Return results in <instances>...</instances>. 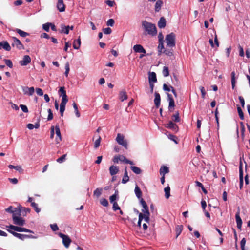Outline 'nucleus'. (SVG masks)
Wrapping results in <instances>:
<instances>
[{
  "label": "nucleus",
  "mask_w": 250,
  "mask_h": 250,
  "mask_svg": "<svg viewBox=\"0 0 250 250\" xmlns=\"http://www.w3.org/2000/svg\"><path fill=\"white\" fill-rule=\"evenodd\" d=\"M142 25L148 34L152 36L157 34V29L155 24L146 21H143L142 22Z\"/></svg>",
  "instance_id": "1"
},
{
  "label": "nucleus",
  "mask_w": 250,
  "mask_h": 250,
  "mask_svg": "<svg viewBox=\"0 0 250 250\" xmlns=\"http://www.w3.org/2000/svg\"><path fill=\"white\" fill-rule=\"evenodd\" d=\"M129 180V177L128 175L127 171L126 169V167H125V169L124 174L122 180V183L123 184H125Z\"/></svg>",
  "instance_id": "23"
},
{
  "label": "nucleus",
  "mask_w": 250,
  "mask_h": 250,
  "mask_svg": "<svg viewBox=\"0 0 250 250\" xmlns=\"http://www.w3.org/2000/svg\"><path fill=\"white\" fill-rule=\"evenodd\" d=\"M3 48L6 51H10L11 49L9 43L7 41L0 42V49Z\"/></svg>",
  "instance_id": "16"
},
{
  "label": "nucleus",
  "mask_w": 250,
  "mask_h": 250,
  "mask_svg": "<svg viewBox=\"0 0 250 250\" xmlns=\"http://www.w3.org/2000/svg\"><path fill=\"white\" fill-rule=\"evenodd\" d=\"M12 212V215L19 216L21 215V211H22L21 208L19 206L18 208H15Z\"/></svg>",
  "instance_id": "29"
},
{
  "label": "nucleus",
  "mask_w": 250,
  "mask_h": 250,
  "mask_svg": "<svg viewBox=\"0 0 250 250\" xmlns=\"http://www.w3.org/2000/svg\"><path fill=\"white\" fill-rule=\"evenodd\" d=\"M237 111H238L239 116L240 117V118L242 120H244V114H243V111H242V109L238 105H237Z\"/></svg>",
  "instance_id": "41"
},
{
  "label": "nucleus",
  "mask_w": 250,
  "mask_h": 250,
  "mask_svg": "<svg viewBox=\"0 0 250 250\" xmlns=\"http://www.w3.org/2000/svg\"><path fill=\"white\" fill-rule=\"evenodd\" d=\"M158 55H160L162 53V50L164 49V46L163 44V41L159 42V45L158 46Z\"/></svg>",
  "instance_id": "38"
},
{
  "label": "nucleus",
  "mask_w": 250,
  "mask_h": 250,
  "mask_svg": "<svg viewBox=\"0 0 250 250\" xmlns=\"http://www.w3.org/2000/svg\"><path fill=\"white\" fill-rule=\"evenodd\" d=\"M169 172V168L165 166H163L161 167L160 169V173L161 175H165V174Z\"/></svg>",
  "instance_id": "27"
},
{
  "label": "nucleus",
  "mask_w": 250,
  "mask_h": 250,
  "mask_svg": "<svg viewBox=\"0 0 250 250\" xmlns=\"http://www.w3.org/2000/svg\"><path fill=\"white\" fill-rule=\"evenodd\" d=\"M50 25H51V23H46L43 24L42 25L43 29L46 32H48L49 30V28L50 27Z\"/></svg>",
  "instance_id": "48"
},
{
  "label": "nucleus",
  "mask_w": 250,
  "mask_h": 250,
  "mask_svg": "<svg viewBox=\"0 0 250 250\" xmlns=\"http://www.w3.org/2000/svg\"><path fill=\"white\" fill-rule=\"evenodd\" d=\"M6 229H8L11 230L12 231L14 230L13 231H16V226H14V225H8V226H6Z\"/></svg>",
  "instance_id": "57"
},
{
  "label": "nucleus",
  "mask_w": 250,
  "mask_h": 250,
  "mask_svg": "<svg viewBox=\"0 0 250 250\" xmlns=\"http://www.w3.org/2000/svg\"><path fill=\"white\" fill-rule=\"evenodd\" d=\"M58 235L62 239V243L64 247L67 248H68L71 243V240L70 237L68 235L62 233H59Z\"/></svg>",
  "instance_id": "3"
},
{
  "label": "nucleus",
  "mask_w": 250,
  "mask_h": 250,
  "mask_svg": "<svg viewBox=\"0 0 250 250\" xmlns=\"http://www.w3.org/2000/svg\"><path fill=\"white\" fill-rule=\"evenodd\" d=\"M116 192H115V194L111 196L109 198L110 202L111 203H113L116 202V200L117 199V195L116 194Z\"/></svg>",
  "instance_id": "44"
},
{
  "label": "nucleus",
  "mask_w": 250,
  "mask_h": 250,
  "mask_svg": "<svg viewBox=\"0 0 250 250\" xmlns=\"http://www.w3.org/2000/svg\"><path fill=\"white\" fill-rule=\"evenodd\" d=\"M55 132L57 135L55 141L57 144H59L62 141V136L60 127L58 125H56L55 126Z\"/></svg>",
  "instance_id": "11"
},
{
  "label": "nucleus",
  "mask_w": 250,
  "mask_h": 250,
  "mask_svg": "<svg viewBox=\"0 0 250 250\" xmlns=\"http://www.w3.org/2000/svg\"><path fill=\"white\" fill-rule=\"evenodd\" d=\"M163 52L168 56H171L173 55L171 50L164 49Z\"/></svg>",
  "instance_id": "53"
},
{
  "label": "nucleus",
  "mask_w": 250,
  "mask_h": 250,
  "mask_svg": "<svg viewBox=\"0 0 250 250\" xmlns=\"http://www.w3.org/2000/svg\"><path fill=\"white\" fill-rule=\"evenodd\" d=\"M59 94L60 97H62V102H67L68 100L66 93V91L64 87H61L59 90Z\"/></svg>",
  "instance_id": "7"
},
{
  "label": "nucleus",
  "mask_w": 250,
  "mask_h": 250,
  "mask_svg": "<svg viewBox=\"0 0 250 250\" xmlns=\"http://www.w3.org/2000/svg\"><path fill=\"white\" fill-rule=\"evenodd\" d=\"M16 32L18 33L21 37H25L28 35H29V34L27 32H25L21 29H16Z\"/></svg>",
  "instance_id": "37"
},
{
  "label": "nucleus",
  "mask_w": 250,
  "mask_h": 250,
  "mask_svg": "<svg viewBox=\"0 0 250 250\" xmlns=\"http://www.w3.org/2000/svg\"><path fill=\"white\" fill-rule=\"evenodd\" d=\"M126 158L123 155L115 156L113 159V161L115 163H118L119 161L125 163Z\"/></svg>",
  "instance_id": "17"
},
{
  "label": "nucleus",
  "mask_w": 250,
  "mask_h": 250,
  "mask_svg": "<svg viewBox=\"0 0 250 250\" xmlns=\"http://www.w3.org/2000/svg\"><path fill=\"white\" fill-rule=\"evenodd\" d=\"M4 61L6 64V65L8 66L9 68H11L13 67V63L12 61L9 59H4Z\"/></svg>",
  "instance_id": "49"
},
{
  "label": "nucleus",
  "mask_w": 250,
  "mask_h": 250,
  "mask_svg": "<svg viewBox=\"0 0 250 250\" xmlns=\"http://www.w3.org/2000/svg\"><path fill=\"white\" fill-rule=\"evenodd\" d=\"M168 68L167 66H164L163 70V75L164 77H167L169 75Z\"/></svg>",
  "instance_id": "45"
},
{
  "label": "nucleus",
  "mask_w": 250,
  "mask_h": 250,
  "mask_svg": "<svg viewBox=\"0 0 250 250\" xmlns=\"http://www.w3.org/2000/svg\"><path fill=\"white\" fill-rule=\"evenodd\" d=\"M115 21L113 19H110L107 21V25L112 27L114 24Z\"/></svg>",
  "instance_id": "56"
},
{
  "label": "nucleus",
  "mask_w": 250,
  "mask_h": 250,
  "mask_svg": "<svg viewBox=\"0 0 250 250\" xmlns=\"http://www.w3.org/2000/svg\"><path fill=\"white\" fill-rule=\"evenodd\" d=\"M166 127L170 129L173 131L177 132L178 131V126L176 124L170 121L165 125Z\"/></svg>",
  "instance_id": "9"
},
{
  "label": "nucleus",
  "mask_w": 250,
  "mask_h": 250,
  "mask_svg": "<svg viewBox=\"0 0 250 250\" xmlns=\"http://www.w3.org/2000/svg\"><path fill=\"white\" fill-rule=\"evenodd\" d=\"M168 138L170 139L171 140H172L173 141H174L176 144L178 143V142L176 140L177 139V137L175 136L172 135V134H170L168 136Z\"/></svg>",
  "instance_id": "62"
},
{
  "label": "nucleus",
  "mask_w": 250,
  "mask_h": 250,
  "mask_svg": "<svg viewBox=\"0 0 250 250\" xmlns=\"http://www.w3.org/2000/svg\"><path fill=\"white\" fill-rule=\"evenodd\" d=\"M183 229V225H177L176 227L175 232H176V238H177L181 234Z\"/></svg>",
  "instance_id": "30"
},
{
  "label": "nucleus",
  "mask_w": 250,
  "mask_h": 250,
  "mask_svg": "<svg viewBox=\"0 0 250 250\" xmlns=\"http://www.w3.org/2000/svg\"><path fill=\"white\" fill-rule=\"evenodd\" d=\"M164 191L165 192V197L167 199L169 198L170 197V188L169 186H167L164 189Z\"/></svg>",
  "instance_id": "40"
},
{
  "label": "nucleus",
  "mask_w": 250,
  "mask_h": 250,
  "mask_svg": "<svg viewBox=\"0 0 250 250\" xmlns=\"http://www.w3.org/2000/svg\"><path fill=\"white\" fill-rule=\"evenodd\" d=\"M67 102H61L60 107V112L61 116L62 117L63 116V113L65 109V106Z\"/></svg>",
  "instance_id": "25"
},
{
  "label": "nucleus",
  "mask_w": 250,
  "mask_h": 250,
  "mask_svg": "<svg viewBox=\"0 0 250 250\" xmlns=\"http://www.w3.org/2000/svg\"><path fill=\"white\" fill-rule=\"evenodd\" d=\"M72 105L73 106V108L75 109V112L76 116L77 117H80V113H79L78 111V108L77 104L75 103H73L72 104Z\"/></svg>",
  "instance_id": "42"
},
{
  "label": "nucleus",
  "mask_w": 250,
  "mask_h": 250,
  "mask_svg": "<svg viewBox=\"0 0 250 250\" xmlns=\"http://www.w3.org/2000/svg\"><path fill=\"white\" fill-rule=\"evenodd\" d=\"M27 127L30 130H32L34 128H38L40 127V124L39 122H38V123H36L35 124V125H34L32 124L29 123L27 125Z\"/></svg>",
  "instance_id": "34"
},
{
  "label": "nucleus",
  "mask_w": 250,
  "mask_h": 250,
  "mask_svg": "<svg viewBox=\"0 0 250 250\" xmlns=\"http://www.w3.org/2000/svg\"><path fill=\"white\" fill-rule=\"evenodd\" d=\"M103 32L105 34H110L112 32V30L110 28L107 27L103 29Z\"/></svg>",
  "instance_id": "60"
},
{
  "label": "nucleus",
  "mask_w": 250,
  "mask_h": 250,
  "mask_svg": "<svg viewBox=\"0 0 250 250\" xmlns=\"http://www.w3.org/2000/svg\"><path fill=\"white\" fill-rule=\"evenodd\" d=\"M69 26L62 25L61 32L64 33L66 34H68L69 32Z\"/></svg>",
  "instance_id": "39"
},
{
  "label": "nucleus",
  "mask_w": 250,
  "mask_h": 250,
  "mask_svg": "<svg viewBox=\"0 0 250 250\" xmlns=\"http://www.w3.org/2000/svg\"><path fill=\"white\" fill-rule=\"evenodd\" d=\"M31 62V58L29 55H25L22 60L20 61L19 63L21 66H26Z\"/></svg>",
  "instance_id": "12"
},
{
  "label": "nucleus",
  "mask_w": 250,
  "mask_h": 250,
  "mask_svg": "<svg viewBox=\"0 0 250 250\" xmlns=\"http://www.w3.org/2000/svg\"><path fill=\"white\" fill-rule=\"evenodd\" d=\"M101 140V137L99 136L98 138L95 141V142L94 143V147L95 148H97L100 145Z\"/></svg>",
  "instance_id": "51"
},
{
  "label": "nucleus",
  "mask_w": 250,
  "mask_h": 250,
  "mask_svg": "<svg viewBox=\"0 0 250 250\" xmlns=\"http://www.w3.org/2000/svg\"><path fill=\"white\" fill-rule=\"evenodd\" d=\"M14 169L19 171L20 173L23 172V169L21 166H15Z\"/></svg>",
  "instance_id": "63"
},
{
  "label": "nucleus",
  "mask_w": 250,
  "mask_h": 250,
  "mask_svg": "<svg viewBox=\"0 0 250 250\" xmlns=\"http://www.w3.org/2000/svg\"><path fill=\"white\" fill-rule=\"evenodd\" d=\"M66 155H67L65 154H64L61 157L58 158L57 159V162L59 163H62L66 159Z\"/></svg>",
  "instance_id": "50"
},
{
  "label": "nucleus",
  "mask_w": 250,
  "mask_h": 250,
  "mask_svg": "<svg viewBox=\"0 0 250 250\" xmlns=\"http://www.w3.org/2000/svg\"><path fill=\"white\" fill-rule=\"evenodd\" d=\"M65 71L64 74H65L66 77H67L68 75V73H69V72L70 71L69 64L68 62H67L65 64Z\"/></svg>",
  "instance_id": "52"
},
{
  "label": "nucleus",
  "mask_w": 250,
  "mask_h": 250,
  "mask_svg": "<svg viewBox=\"0 0 250 250\" xmlns=\"http://www.w3.org/2000/svg\"><path fill=\"white\" fill-rule=\"evenodd\" d=\"M7 230L8 232L12 234L14 236L19 238V239L24 240L25 239H26V234L18 233L15 231L9 230L8 229H7Z\"/></svg>",
  "instance_id": "10"
},
{
  "label": "nucleus",
  "mask_w": 250,
  "mask_h": 250,
  "mask_svg": "<svg viewBox=\"0 0 250 250\" xmlns=\"http://www.w3.org/2000/svg\"><path fill=\"white\" fill-rule=\"evenodd\" d=\"M133 50L137 53H143L145 54L146 51L142 45L140 44L135 45L133 47Z\"/></svg>",
  "instance_id": "14"
},
{
  "label": "nucleus",
  "mask_w": 250,
  "mask_h": 250,
  "mask_svg": "<svg viewBox=\"0 0 250 250\" xmlns=\"http://www.w3.org/2000/svg\"><path fill=\"white\" fill-rule=\"evenodd\" d=\"M48 117H47V120L48 121H50L53 119V113L52 112L51 109H48Z\"/></svg>",
  "instance_id": "55"
},
{
  "label": "nucleus",
  "mask_w": 250,
  "mask_h": 250,
  "mask_svg": "<svg viewBox=\"0 0 250 250\" xmlns=\"http://www.w3.org/2000/svg\"><path fill=\"white\" fill-rule=\"evenodd\" d=\"M130 168L132 170V171L136 174H139L142 172V170H141V169L139 167H137L136 166H131Z\"/></svg>",
  "instance_id": "33"
},
{
  "label": "nucleus",
  "mask_w": 250,
  "mask_h": 250,
  "mask_svg": "<svg viewBox=\"0 0 250 250\" xmlns=\"http://www.w3.org/2000/svg\"><path fill=\"white\" fill-rule=\"evenodd\" d=\"M176 36L174 33H171L166 37V42L168 47H173L175 46Z\"/></svg>",
  "instance_id": "2"
},
{
  "label": "nucleus",
  "mask_w": 250,
  "mask_h": 250,
  "mask_svg": "<svg viewBox=\"0 0 250 250\" xmlns=\"http://www.w3.org/2000/svg\"><path fill=\"white\" fill-rule=\"evenodd\" d=\"M50 227L52 230L54 231H57L59 229V228L56 224H51Z\"/></svg>",
  "instance_id": "58"
},
{
  "label": "nucleus",
  "mask_w": 250,
  "mask_h": 250,
  "mask_svg": "<svg viewBox=\"0 0 250 250\" xmlns=\"http://www.w3.org/2000/svg\"><path fill=\"white\" fill-rule=\"evenodd\" d=\"M12 39L13 40V42L12 43V46H16L19 50L24 49L23 44L19 39L14 37H13Z\"/></svg>",
  "instance_id": "6"
},
{
  "label": "nucleus",
  "mask_w": 250,
  "mask_h": 250,
  "mask_svg": "<svg viewBox=\"0 0 250 250\" xmlns=\"http://www.w3.org/2000/svg\"><path fill=\"white\" fill-rule=\"evenodd\" d=\"M37 94L39 96H42L43 94V91L42 89L40 88H37L36 89Z\"/></svg>",
  "instance_id": "64"
},
{
  "label": "nucleus",
  "mask_w": 250,
  "mask_h": 250,
  "mask_svg": "<svg viewBox=\"0 0 250 250\" xmlns=\"http://www.w3.org/2000/svg\"><path fill=\"white\" fill-rule=\"evenodd\" d=\"M31 206L34 208L36 212H40L41 209L38 208L37 204L35 202H31Z\"/></svg>",
  "instance_id": "46"
},
{
  "label": "nucleus",
  "mask_w": 250,
  "mask_h": 250,
  "mask_svg": "<svg viewBox=\"0 0 250 250\" xmlns=\"http://www.w3.org/2000/svg\"><path fill=\"white\" fill-rule=\"evenodd\" d=\"M134 192L135 193L136 196L138 199H140L142 197V192L140 189V188H139V187L136 185L135 188Z\"/></svg>",
  "instance_id": "28"
},
{
  "label": "nucleus",
  "mask_w": 250,
  "mask_h": 250,
  "mask_svg": "<svg viewBox=\"0 0 250 250\" xmlns=\"http://www.w3.org/2000/svg\"><path fill=\"white\" fill-rule=\"evenodd\" d=\"M100 203L104 207H107L109 205L107 200L105 198H102L100 200Z\"/></svg>",
  "instance_id": "47"
},
{
  "label": "nucleus",
  "mask_w": 250,
  "mask_h": 250,
  "mask_svg": "<svg viewBox=\"0 0 250 250\" xmlns=\"http://www.w3.org/2000/svg\"><path fill=\"white\" fill-rule=\"evenodd\" d=\"M57 7L58 10L61 12H63L65 9V6L63 3V0H58L57 3Z\"/></svg>",
  "instance_id": "13"
},
{
  "label": "nucleus",
  "mask_w": 250,
  "mask_h": 250,
  "mask_svg": "<svg viewBox=\"0 0 250 250\" xmlns=\"http://www.w3.org/2000/svg\"><path fill=\"white\" fill-rule=\"evenodd\" d=\"M163 4V2L161 0H158L156 1V2L155 3V11L156 12H159Z\"/></svg>",
  "instance_id": "24"
},
{
  "label": "nucleus",
  "mask_w": 250,
  "mask_h": 250,
  "mask_svg": "<svg viewBox=\"0 0 250 250\" xmlns=\"http://www.w3.org/2000/svg\"><path fill=\"white\" fill-rule=\"evenodd\" d=\"M109 170L110 175L113 176L119 172V167L116 166L112 165L109 167Z\"/></svg>",
  "instance_id": "18"
},
{
  "label": "nucleus",
  "mask_w": 250,
  "mask_h": 250,
  "mask_svg": "<svg viewBox=\"0 0 250 250\" xmlns=\"http://www.w3.org/2000/svg\"><path fill=\"white\" fill-rule=\"evenodd\" d=\"M149 83H154L157 82V78H156V74L155 72H150L149 74Z\"/></svg>",
  "instance_id": "20"
},
{
  "label": "nucleus",
  "mask_w": 250,
  "mask_h": 250,
  "mask_svg": "<svg viewBox=\"0 0 250 250\" xmlns=\"http://www.w3.org/2000/svg\"><path fill=\"white\" fill-rule=\"evenodd\" d=\"M22 89L24 94L29 96L32 95L35 91L33 87H28L27 86H22Z\"/></svg>",
  "instance_id": "8"
},
{
  "label": "nucleus",
  "mask_w": 250,
  "mask_h": 250,
  "mask_svg": "<svg viewBox=\"0 0 250 250\" xmlns=\"http://www.w3.org/2000/svg\"><path fill=\"white\" fill-rule=\"evenodd\" d=\"M167 96L169 101L168 109L171 111V109L173 108L175 106L174 101L170 94L167 93Z\"/></svg>",
  "instance_id": "15"
},
{
  "label": "nucleus",
  "mask_w": 250,
  "mask_h": 250,
  "mask_svg": "<svg viewBox=\"0 0 250 250\" xmlns=\"http://www.w3.org/2000/svg\"><path fill=\"white\" fill-rule=\"evenodd\" d=\"M172 120L173 121L176 122V123H178V122H179L180 121V117H179V113L177 112L176 114L173 115L172 116Z\"/></svg>",
  "instance_id": "36"
},
{
  "label": "nucleus",
  "mask_w": 250,
  "mask_h": 250,
  "mask_svg": "<svg viewBox=\"0 0 250 250\" xmlns=\"http://www.w3.org/2000/svg\"><path fill=\"white\" fill-rule=\"evenodd\" d=\"M116 140L119 144L123 146L125 149H127V142L124 139V136L123 135L118 133Z\"/></svg>",
  "instance_id": "4"
},
{
  "label": "nucleus",
  "mask_w": 250,
  "mask_h": 250,
  "mask_svg": "<svg viewBox=\"0 0 250 250\" xmlns=\"http://www.w3.org/2000/svg\"><path fill=\"white\" fill-rule=\"evenodd\" d=\"M81 40L80 38L78 39L77 40H74L73 44V47L75 49H79L80 45H81Z\"/></svg>",
  "instance_id": "31"
},
{
  "label": "nucleus",
  "mask_w": 250,
  "mask_h": 250,
  "mask_svg": "<svg viewBox=\"0 0 250 250\" xmlns=\"http://www.w3.org/2000/svg\"><path fill=\"white\" fill-rule=\"evenodd\" d=\"M102 188H96L94 191V195L96 196L97 197H99L102 193Z\"/></svg>",
  "instance_id": "43"
},
{
  "label": "nucleus",
  "mask_w": 250,
  "mask_h": 250,
  "mask_svg": "<svg viewBox=\"0 0 250 250\" xmlns=\"http://www.w3.org/2000/svg\"><path fill=\"white\" fill-rule=\"evenodd\" d=\"M13 223L16 225L23 226L25 224V220L19 216L12 215Z\"/></svg>",
  "instance_id": "5"
},
{
  "label": "nucleus",
  "mask_w": 250,
  "mask_h": 250,
  "mask_svg": "<svg viewBox=\"0 0 250 250\" xmlns=\"http://www.w3.org/2000/svg\"><path fill=\"white\" fill-rule=\"evenodd\" d=\"M112 204H113V209L114 211H116L117 210H120V208L118 206V203L117 202H115Z\"/></svg>",
  "instance_id": "59"
},
{
  "label": "nucleus",
  "mask_w": 250,
  "mask_h": 250,
  "mask_svg": "<svg viewBox=\"0 0 250 250\" xmlns=\"http://www.w3.org/2000/svg\"><path fill=\"white\" fill-rule=\"evenodd\" d=\"M170 86H168L166 83H164L163 86V88L164 90H165L166 91L169 92L170 90L171 91V88Z\"/></svg>",
  "instance_id": "54"
},
{
  "label": "nucleus",
  "mask_w": 250,
  "mask_h": 250,
  "mask_svg": "<svg viewBox=\"0 0 250 250\" xmlns=\"http://www.w3.org/2000/svg\"><path fill=\"white\" fill-rule=\"evenodd\" d=\"M166 25V21L164 17H161L158 21V26L160 28H164Z\"/></svg>",
  "instance_id": "22"
},
{
  "label": "nucleus",
  "mask_w": 250,
  "mask_h": 250,
  "mask_svg": "<svg viewBox=\"0 0 250 250\" xmlns=\"http://www.w3.org/2000/svg\"><path fill=\"white\" fill-rule=\"evenodd\" d=\"M160 102H161V97L160 94L157 93H155V99H154V104L157 108H158L160 105Z\"/></svg>",
  "instance_id": "19"
},
{
  "label": "nucleus",
  "mask_w": 250,
  "mask_h": 250,
  "mask_svg": "<svg viewBox=\"0 0 250 250\" xmlns=\"http://www.w3.org/2000/svg\"><path fill=\"white\" fill-rule=\"evenodd\" d=\"M20 208L22 209V211H21V215L22 214L23 216H25L28 213L30 212V209L28 208H23L20 206Z\"/></svg>",
  "instance_id": "35"
},
{
  "label": "nucleus",
  "mask_w": 250,
  "mask_h": 250,
  "mask_svg": "<svg viewBox=\"0 0 250 250\" xmlns=\"http://www.w3.org/2000/svg\"><path fill=\"white\" fill-rule=\"evenodd\" d=\"M231 85H232V88L234 89L235 87V83H236V80H235V73L234 71H233L231 73Z\"/></svg>",
  "instance_id": "32"
},
{
  "label": "nucleus",
  "mask_w": 250,
  "mask_h": 250,
  "mask_svg": "<svg viewBox=\"0 0 250 250\" xmlns=\"http://www.w3.org/2000/svg\"><path fill=\"white\" fill-rule=\"evenodd\" d=\"M119 98L121 101H124L127 99V95L125 90L120 91L119 93Z\"/></svg>",
  "instance_id": "26"
},
{
  "label": "nucleus",
  "mask_w": 250,
  "mask_h": 250,
  "mask_svg": "<svg viewBox=\"0 0 250 250\" xmlns=\"http://www.w3.org/2000/svg\"><path fill=\"white\" fill-rule=\"evenodd\" d=\"M235 218H236V223H237V227L238 229H241V227H242V221L239 216V212H237L236 214Z\"/></svg>",
  "instance_id": "21"
},
{
  "label": "nucleus",
  "mask_w": 250,
  "mask_h": 250,
  "mask_svg": "<svg viewBox=\"0 0 250 250\" xmlns=\"http://www.w3.org/2000/svg\"><path fill=\"white\" fill-rule=\"evenodd\" d=\"M20 107L22 111L24 112V113H27L28 112V108L26 105L23 104H21Z\"/></svg>",
  "instance_id": "61"
}]
</instances>
